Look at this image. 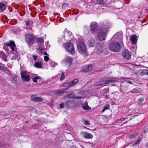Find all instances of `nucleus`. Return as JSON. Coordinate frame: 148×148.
Masks as SVG:
<instances>
[{"instance_id":"obj_1","label":"nucleus","mask_w":148,"mask_h":148,"mask_svg":"<svg viewBox=\"0 0 148 148\" xmlns=\"http://www.w3.org/2000/svg\"><path fill=\"white\" fill-rule=\"evenodd\" d=\"M77 48L78 52L80 54H84L86 51V46L83 41H78Z\"/></svg>"},{"instance_id":"obj_2","label":"nucleus","mask_w":148,"mask_h":148,"mask_svg":"<svg viewBox=\"0 0 148 148\" xmlns=\"http://www.w3.org/2000/svg\"><path fill=\"white\" fill-rule=\"evenodd\" d=\"M109 48L111 51L115 52H118L121 49L120 44L116 42H111L109 45Z\"/></svg>"},{"instance_id":"obj_3","label":"nucleus","mask_w":148,"mask_h":148,"mask_svg":"<svg viewBox=\"0 0 148 148\" xmlns=\"http://www.w3.org/2000/svg\"><path fill=\"white\" fill-rule=\"evenodd\" d=\"M101 25L100 26V31L106 33L107 32L108 29L110 26V23L106 22H101Z\"/></svg>"},{"instance_id":"obj_4","label":"nucleus","mask_w":148,"mask_h":148,"mask_svg":"<svg viewBox=\"0 0 148 148\" xmlns=\"http://www.w3.org/2000/svg\"><path fill=\"white\" fill-rule=\"evenodd\" d=\"M90 27L91 31L94 35L96 34L100 31L97 27V24L95 22L91 23Z\"/></svg>"},{"instance_id":"obj_5","label":"nucleus","mask_w":148,"mask_h":148,"mask_svg":"<svg viewBox=\"0 0 148 148\" xmlns=\"http://www.w3.org/2000/svg\"><path fill=\"white\" fill-rule=\"evenodd\" d=\"M66 50L71 54H73L75 53V49L73 44L72 43H67L65 46Z\"/></svg>"},{"instance_id":"obj_6","label":"nucleus","mask_w":148,"mask_h":148,"mask_svg":"<svg viewBox=\"0 0 148 148\" xmlns=\"http://www.w3.org/2000/svg\"><path fill=\"white\" fill-rule=\"evenodd\" d=\"M21 75L22 79L26 82H29L30 80V77L29 73L23 71L21 72Z\"/></svg>"},{"instance_id":"obj_7","label":"nucleus","mask_w":148,"mask_h":148,"mask_svg":"<svg viewBox=\"0 0 148 148\" xmlns=\"http://www.w3.org/2000/svg\"><path fill=\"white\" fill-rule=\"evenodd\" d=\"M122 55L124 58L127 60H130L131 57V52L127 49H125L123 50Z\"/></svg>"},{"instance_id":"obj_8","label":"nucleus","mask_w":148,"mask_h":148,"mask_svg":"<svg viewBox=\"0 0 148 148\" xmlns=\"http://www.w3.org/2000/svg\"><path fill=\"white\" fill-rule=\"evenodd\" d=\"M137 75L143 76L145 75H148V69H140L137 70L135 72Z\"/></svg>"},{"instance_id":"obj_9","label":"nucleus","mask_w":148,"mask_h":148,"mask_svg":"<svg viewBox=\"0 0 148 148\" xmlns=\"http://www.w3.org/2000/svg\"><path fill=\"white\" fill-rule=\"evenodd\" d=\"M100 32L99 34L97 35V38L99 40H103L105 39L106 37V33Z\"/></svg>"},{"instance_id":"obj_10","label":"nucleus","mask_w":148,"mask_h":148,"mask_svg":"<svg viewBox=\"0 0 148 148\" xmlns=\"http://www.w3.org/2000/svg\"><path fill=\"white\" fill-rule=\"evenodd\" d=\"M64 98H72L74 99H81L82 98L81 97L76 96L73 93H71L68 95H67Z\"/></svg>"},{"instance_id":"obj_11","label":"nucleus","mask_w":148,"mask_h":148,"mask_svg":"<svg viewBox=\"0 0 148 148\" xmlns=\"http://www.w3.org/2000/svg\"><path fill=\"white\" fill-rule=\"evenodd\" d=\"M138 37L136 35L134 34L131 37V41L132 44L136 45L137 42Z\"/></svg>"},{"instance_id":"obj_12","label":"nucleus","mask_w":148,"mask_h":148,"mask_svg":"<svg viewBox=\"0 0 148 148\" xmlns=\"http://www.w3.org/2000/svg\"><path fill=\"white\" fill-rule=\"evenodd\" d=\"M6 45L9 47L12 50V51H14V48L15 47V45L14 42L13 41H10L9 43H6Z\"/></svg>"},{"instance_id":"obj_13","label":"nucleus","mask_w":148,"mask_h":148,"mask_svg":"<svg viewBox=\"0 0 148 148\" xmlns=\"http://www.w3.org/2000/svg\"><path fill=\"white\" fill-rule=\"evenodd\" d=\"M69 88H66L58 90L55 91V94L57 95H60L61 93L65 92Z\"/></svg>"},{"instance_id":"obj_14","label":"nucleus","mask_w":148,"mask_h":148,"mask_svg":"<svg viewBox=\"0 0 148 148\" xmlns=\"http://www.w3.org/2000/svg\"><path fill=\"white\" fill-rule=\"evenodd\" d=\"M31 99L32 101L36 102H41L42 99L41 97H37L35 95H32L31 97Z\"/></svg>"},{"instance_id":"obj_15","label":"nucleus","mask_w":148,"mask_h":148,"mask_svg":"<svg viewBox=\"0 0 148 148\" xmlns=\"http://www.w3.org/2000/svg\"><path fill=\"white\" fill-rule=\"evenodd\" d=\"M31 99L32 101L36 102H41L42 99L41 97H37L35 95H32L31 97Z\"/></svg>"},{"instance_id":"obj_16","label":"nucleus","mask_w":148,"mask_h":148,"mask_svg":"<svg viewBox=\"0 0 148 148\" xmlns=\"http://www.w3.org/2000/svg\"><path fill=\"white\" fill-rule=\"evenodd\" d=\"M73 59L70 57H67L65 59H64V61L66 64H68L69 66H70L72 63Z\"/></svg>"},{"instance_id":"obj_17","label":"nucleus","mask_w":148,"mask_h":148,"mask_svg":"<svg viewBox=\"0 0 148 148\" xmlns=\"http://www.w3.org/2000/svg\"><path fill=\"white\" fill-rule=\"evenodd\" d=\"M95 41L92 38H91L87 42L88 45L90 47H93L95 44Z\"/></svg>"},{"instance_id":"obj_18","label":"nucleus","mask_w":148,"mask_h":148,"mask_svg":"<svg viewBox=\"0 0 148 148\" xmlns=\"http://www.w3.org/2000/svg\"><path fill=\"white\" fill-rule=\"evenodd\" d=\"M84 137L87 139L92 138L93 136L90 133L88 132H83Z\"/></svg>"},{"instance_id":"obj_19","label":"nucleus","mask_w":148,"mask_h":148,"mask_svg":"<svg viewBox=\"0 0 148 148\" xmlns=\"http://www.w3.org/2000/svg\"><path fill=\"white\" fill-rule=\"evenodd\" d=\"M63 34L62 36L59 37L58 38V41L59 43H63L65 40H67L66 39H64L65 35L64 34Z\"/></svg>"},{"instance_id":"obj_20","label":"nucleus","mask_w":148,"mask_h":148,"mask_svg":"<svg viewBox=\"0 0 148 148\" xmlns=\"http://www.w3.org/2000/svg\"><path fill=\"white\" fill-rule=\"evenodd\" d=\"M92 67L90 66H86L84 67L82 71L85 72H88L92 69Z\"/></svg>"},{"instance_id":"obj_21","label":"nucleus","mask_w":148,"mask_h":148,"mask_svg":"<svg viewBox=\"0 0 148 148\" xmlns=\"http://www.w3.org/2000/svg\"><path fill=\"white\" fill-rule=\"evenodd\" d=\"M132 84L133 83L130 81H128L125 82L123 85V87L125 89H127L128 88L129 84Z\"/></svg>"},{"instance_id":"obj_22","label":"nucleus","mask_w":148,"mask_h":148,"mask_svg":"<svg viewBox=\"0 0 148 148\" xmlns=\"http://www.w3.org/2000/svg\"><path fill=\"white\" fill-rule=\"evenodd\" d=\"M34 66L37 68H41L42 66V63L40 62H36L34 64Z\"/></svg>"},{"instance_id":"obj_23","label":"nucleus","mask_w":148,"mask_h":148,"mask_svg":"<svg viewBox=\"0 0 148 148\" xmlns=\"http://www.w3.org/2000/svg\"><path fill=\"white\" fill-rule=\"evenodd\" d=\"M82 108L86 110L90 109V108L88 106L87 103H84L82 104Z\"/></svg>"},{"instance_id":"obj_24","label":"nucleus","mask_w":148,"mask_h":148,"mask_svg":"<svg viewBox=\"0 0 148 148\" xmlns=\"http://www.w3.org/2000/svg\"><path fill=\"white\" fill-rule=\"evenodd\" d=\"M0 55L1 57L3 59V60L6 61H7L6 59L7 56L4 53L2 52H0Z\"/></svg>"},{"instance_id":"obj_25","label":"nucleus","mask_w":148,"mask_h":148,"mask_svg":"<svg viewBox=\"0 0 148 148\" xmlns=\"http://www.w3.org/2000/svg\"><path fill=\"white\" fill-rule=\"evenodd\" d=\"M34 40V39L33 37L31 38L30 39V38L29 39H26V40L28 44H32L33 43Z\"/></svg>"},{"instance_id":"obj_26","label":"nucleus","mask_w":148,"mask_h":148,"mask_svg":"<svg viewBox=\"0 0 148 148\" xmlns=\"http://www.w3.org/2000/svg\"><path fill=\"white\" fill-rule=\"evenodd\" d=\"M25 22L26 23V26H31L33 24L32 22L29 20L26 21H25Z\"/></svg>"},{"instance_id":"obj_27","label":"nucleus","mask_w":148,"mask_h":148,"mask_svg":"<svg viewBox=\"0 0 148 148\" xmlns=\"http://www.w3.org/2000/svg\"><path fill=\"white\" fill-rule=\"evenodd\" d=\"M104 3V1H103V0H101L99 2V3L96 4L94 6L96 8H97V7L99 6V4H103Z\"/></svg>"},{"instance_id":"obj_28","label":"nucleus","mask_w":148,"mask_h":148,"mask_svg":"<svg viewBox=\"0 0 148 148\" xmlns=\"http://www.w3.org/2000/svg\"><path fill=\"white\" fill-rule=\"evenodd\" d=\"M78 81V79H74L72 81H70V84H71V85L74 84L76 83H77Z\"/></svg>"},{"instance_id":"obj_29","label":"nucleus","mask_w":148,"mask_h":148,"mask_svg":"<svg viewBox=\"0 0 148 148\" xmlns=\"http://www.w3.org/2000/svg\"><path fill=\"white\" fill-rule=\"evenodd\" d=\"M44 41L41 38H39L38 40V43H39L40 45H42L43 44Z\"/></svg>"},{"instance_id":"obj_30","label":"nucleus","mask_w":148,"mask_h":148,"mask_svg":"<svg viewBox=\"0 0 148 148\" xmlns=\"http://www.w3.org/2000/svg\"><path fill=\"white\" fill-rule=\"evenodd\" d=\"M25 37L26 39H30L33 37L32 35L31 34H27L25 35Z\"/></svg>"},{"instance_id":"obj_31","label":"nucleus","mask_w":148,"mask_h":148,"mask_svg":"<svg viewBox=\"0 0 148 148\" xmlns=\"http://www.w3.org/2000/svg\"><path fill=\"white\" fill-rule=\"evenodd\" d=\"M0 70L2 71H9L8 68L6 67H3L0 66Z\"/></svg>"},{"instance_id":"obj_32","label":"nucleus","mask_w":148,"mask_h":148,"mask_svg":"<svg viewBox=\"0 0 148 148\" xmlns=\"http://www.w3.org/2000/svg\"><path fill=\"white\" fill-rule=\"evenodd\" d=\"M84 123L86 125H90V122L87 120L84 119L83 120Z\"/></svg>"},{"instance_id":"obj_33","label":"nucleus","mask_w":148,"mask_h":148,"mask_svg":"<svg viewBox=\"0 0 148 148\" xmlns=\"http://www.w3.org/2000/svg\"><path fill=\"white\" fill-rule=\"evenodd\" d=\"M50 65L51 67H54L56 66L57 65V64L55 62L52 61L50 63Z\"/></svg>"},{"instance_id":"obj_34","label":"nucleus","mask_w":148,"mask_h":148,"mask_svg":"<svg viewBox=\"0 0 148 148\" xmlns=\"http://www.w3.org/2000/svg\"><path fill=\"white\" fill-rule=\"evenodd\" d=\"M103 45H101L100 43H98L96 45V47L97 48L98 50H100V49L102 47Z\"/></svg>"},{"instance_id":"obj_35","label":"nucleus","mask_w":148,"mask_h":148,"mask_svg":"<svg viewBox=\"0 0 148 148\" xmlns=\"http://www.w3.org/2000/svg\"><path fill=\"white\" fill-rule=\"evenodd\" d=\"M116 82V81L115 80H106V82L107 84L109 83H113V82Z\"/></svg>"},{"instance_id":"obj_36","label":"nucleus","mask_w":148,"mask_h":148,"mask_svg":"<svg viewBox=\"0 0 148 148\" xmlns=\"http://www.w3.org/2000/svg\"><path fill=\"white\" fill-rule=\"evenodd\" d=\"M40 79V77L38 76L35 77L33 78V81L34 82L37 83V80Z\"/></svg>"},{"instance_id":"obj_37","label":"nucleus","mask_w":148,"mask_h":148,"mask_svg":"<svg viewBox=\"0 0 148 148\" xmlns=\"http://www.w3.org/2000/svg\"><path fill=\"white\" fill-rule=\"evenodd\" d=\"M110 108V106L109 105H107L106 106H105L103 110H102V112H103L105 110L109 109Z\"/></svg>"},{"instance_id":"obj_38","label":"nucleus","mask_w":148,"mask_h":148,"mask_svg":"<svg viewBox=\"0 0 148 148\" xmlns=\"http://www.w3.org/2000/svg\"><path fill=\"white\" fill-rule=\"evenodd\" d=\"M71 85V84H70V82H66L64 83L63 84V86L64 87H68L69 86Z\"/></svg>"},{"instance_id":"obj_39","label":"nucleus","mask_w":148,"mask_h":148,"mask_svg":"<svg viewBox=\"0 0 148 148\" xmlns=\"http://www.w3.org/2000/svg\"><path fill=\"white\" fill-rule=\"evenodd\" d=\"M137 134H134L132 135H130L129 136V138L131 139L135 138L137 136Z\"/></svg>"},{"instance_id":"obj_40","label":"nucleus","mask_w":148,"mask_h":148,"mask_svg":"<svg viewBox=\"0 0 148 148\" xmlns=\"http://www.w3.org/2000/svg\"><path fill=\"white\" fill-rule=\"evenodd\" d=\"M65 78V77L64 76V74L63 72H62V75L60 78V81H62V80L64 79Z\"/></svg>"},{"instance_id":"obj_41","label":"nucleus","mask_w":148,"mask_h":148,"mask_svg":"<svg viewBox=\"0 0 148 148\" xmlns=\"http://www.w3.org/2000/svg\"><path fill=\"white\" fill-rule=\"evenodd\" d=\"M5 6V3H1L0 4V9H1V10L3 11V10L4 9V8L3 9V8Z\"/></svg>"},{"instance_id":"obj_42","label":"nucleus","mask_w":148,"mask_h":148,"mask_svg":"<svg viewBox=\"0 0 148 148\" xmlns=\"http://www.w3.org/2000/svg\"><path fill=\"white\" fill-rule=\"evenodd\" d=\"M138 92V90L137 89L134 88L133 90H132L131 91H129L128 93H129L130 92H131L132 93L136 92Z\"/></svg>"},{"instance_id":"obj_43","label":"nucleus","mask_w":148,"mask_h":148,"mask_svg":"<svg viewBox=\"0 0 148 148\" xmlns=\"http://www.w3.org/2000/svg\"><path fill=\"white\" fill-rule=\"evenodd\" d=\"M144 101V99L140 98L139 99L138 101V103L139 104H141Z\"/></svg>"},{"instance_id":"obj_44","label":"nucleus","mask_w":148,"mask_h":148,"mask_svg":"<svg viewBox=\"0 0 148 148\" xmlns=\"http://www.w3.org/2000/svg\"><path fill=\"white\" fill-rule=\"evenodd\" d=\"M17 78L16 77H13L12 80V83L14 84L16 83V81Z\"/></svg>"},{"instance_id":"obj_45","label":"nucleus","mask_w":148,"mask_h":148,"mask_svg":"<svg viewBox=\"0 0 148 148\" xmlns=\"http://www.w3.org/2000/svg\"><path fill=\"white\" fill-rule=\"evenodd\" d=\"M44 60L46 62L48 61V60L49 59V58L48 57V56H45L44 57Z\"/></svg>"},{"instance_id":"obj_46","label":"nucleus","mask_w":148,"mask_h":148,"mask_svg":"<svg viewBox=\"0 0 148 148\" xmlns=\"http://www.w3.org/2000/svg\"><path fill=\"white\" fill-rule=\"evenodd\" d=\"M107 84L106 82V80H103L101 81V83L99 84V85H102Z\"/></svg>"},{"instance_id":"obj_47","label":"nucleus","mask_w":148,"mask_h":148,"mask_svg":"<svg viewBox=\"0 0 148 148\" xmlns=\"http://www.w3.org/2000/svg\"><path fill=\"white\" fill-rule=\"evenodd\" d=\"M126 119H125V118H121V119L119 120L118 121L119 123H122V122L121 121H125Z\"/></svg>"},{"instance_id":"obj_48","label":"nucleus","mask_w":148,"mask_h":148,"mask_svg":"<svg viewBox=\"0 0 148 148\" xmlns=\"http://www.w3.org/2000/svg\"><path fill=\"white\" fill-rule=\"evenodd\" d=\"M33 58L34 59V60L35 61H36V58H37V56H36V55H33Z\"/></svg>"},{"instance_id":"obj_49","label":"nucleus","mask_w":148,"mask_h":148,"mask_svg":"<svg viewBox=\"0 0 148 148\" xmlns=\"http://www.w3.org/2000/svg\"><path fill=\"white\" fill-rule=\"evenodd\" d=\"M60 107L61 108H63L64 107V104L63 103H61L60 104Z\"/></svg>"},{"instance_id":"obj_50","label":"nucleus","mask_w":148,"mask_h":148,"mask_svg":"<svg viewBox=\"0 0 148 148\" xmlns=\"http://www.w3.org/2000/svg\"><path fill=\"white\" fill-rule=\"evenodd\" d=\"M141 139H139V140H138L137 141V143H136V144H139L140 141H141Z\"/></svg>"},{"instance_id":"obj_51","label":"nucleus","mask_w":148,"mask_h":148,"mask_svg":"<svg viewBox=\"0 0 148 148\" xmlns=\"http://www.w3.org/2000/svg\"><path fill=\"white\" fill-rule=\"evenodd\" d=\"M145 146L146 147L148 148V142L146 144Z\"/></svg>"},{"instance_id":"obj_52","label":"nucleus","mask_w":148,"mask_h":148,"mask_svg":"<svg viewBox=\"0 0 148 148\" xmlns=\"http://www.w3.org/2000/svg\"><path fill=\"white\" fill-rule=\"evenodd\" d=\"M127 123V121L125 122V123H123V124H121V126H123L124 124H125L126 123Z\"/></svg>"},{"instance_id":"obj_53","label":"nucleus","mask_w":148,"mask_h":148,"mask_svg":"<svg viewBox=\"0 0 148 148\" xmlns=\"http://www.w3.org/2000/svg\"><path fill=\"white\" fill-rule=\"evenodd\" d=\"M3 146V145L2 144L0 143V147H1Z\"/></svg>"},{"instance_id":"obj_54","label":"nucleus","mask_w":148,"mask_h":148,"mask_svg":"<svg viewBox=\"0 0 148 148\" xmlns=\"http://www.w3.org/2000/svg\"><path fill=\"white\" fill-rule=\"evenodd\" d=\"M69 101H66V103H65L66 104H68V103H69Z\"/></svg>"},{"instance_id":"obj_55","label":"nucleus","mask_w":148,"mask_h":148,"mask_svg":"<svg viewBox=\"0 0 148 148\" xmlns=\"http://www.w3.org/2000/svg\"><path fill=\"white\" fill-rule=\"evenodd\" d=\"M39 49L41 51H43V50H44V49H40V48H39Z\"/></svg>"},{"instance_id":"obj_56","label":"nucleus","mask_w":148,"mask_h":148,"mask_svg":"<svg viewBox=\"0 0 148 148\" xmlns=\"http://www.w3.org/2000/svg\"><path fill=\"white\" fill-rule=\"evenodd\" d=\"M44 54L45 55H47L48 56H49L48 55L47 53L46 52H45Z\"/></svg>"},{"instance_id":"obj_57","label":"nucleus","mask_w":148,"mask_h":148,"mask_svg":"<svg viewBox=\"0 0 148 148\" xmlns=\"http://www.w3.org/2000/svg\"><path fill=\"white\" fill-rule=\"evenodd\" d=\"M71 148H77L74 146H73L71 147Z\"/></svg>"},{"instance_id":"obj_58","label":"nucleus","mask_w":148,"mask_h":148,"mask_svg":"<svg viewBox=\"0 0 148 148\" xmlns=\"http://www.w3.org/2000/svg\"><path fill=\"white\" fill-rule=\"evenodd\" d=\"M11 59H14V57H12V58H11Z\"/></svg>"},{"instance_id":"obj_59","label":"nucleus","mask_w":148,"mask_h":148,"mask_svg":"<svg viewBox=\"0 0 148 148\" xmlns=\"http://www.w3.org/2000/svg\"><path fill=\"white\" fill-rule=\"evenodd\" d=\"M81 147L82 148H83L84 147V146H83L81 145Z\"/></svg>"},{"instance_id":"obj_60","label":"nucleus","mask_w":148,"mask_h":148,"mask_svg":"<svg viewBox=\"0 0 148 148\" xmlns=\"http://www.w3.org/2000/svg\"><path fill=\"white\" fill-rule=\"evenodd\" d=\"M120 90H121V91H122V90L121 89V88Z\"/></svg>"},{"instance_id":"obj_61","label":"nucleus","mask_w":148,"mask_h":148,"mask_svg":"<svg viewBox=\"0 0 148 148\" xmlns=\"http://www.w3.org/2000/svg\"><path fill=\"white\" fill-rule=\"evenodd\" d=\"M117 35V34H116L115 35V36H116Z\"/></svg>"},{"instance_id":"obj_62","label":"nucleus","mask_w":148,"mask_h":148,"mask_svg":"<svg viewBox=\"0 0 148 148\" xmlns=\"http://www.w3.org/2000/svg\"><path fill=\"white\" fill-rule=\"evenodd\" d=\"M148 1V0H147Z\"/></svg>"}]
</instances>
